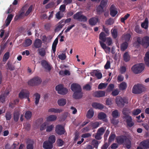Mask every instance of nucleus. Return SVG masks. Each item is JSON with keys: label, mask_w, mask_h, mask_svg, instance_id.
Here are the masks:
<instances>
[{"label": "nucleus", "mask_w": 149, "mask_h": 149, "mask_svg": "<svg viewBox=\"0 0 149 149\" xmlns=\"http://www.w3.org/2000/svg\"><path fill=\"white\" fill-rule=\"evenodd\" d=\"M55 141L56 137L54 135H50L49 136L48 141L53 144L55 143Z\"/></svg>", "instance_id": "36"}, {"label": "nucleus", "mask_w": 149, "mask_h": 149, "mask_svg": "<svg viewBox=\"0 0 149 149\" xmlns=\"http://www.w3.org/2000/svg\"><path fill=\"white\" fill-rule=\"evenodd\" d=\"M107 2L108 0H102L100 5L104 8L106 6Z\"/></svg>", "instance_id": "57"}, {"label": "nucleus", "mask_w": 149, "mask_h": 149, "mask_svg": "<svg viewBox=\"0 0 149 149\" xmlns=\"http://www.w3.org/2000/svg\"><path fill=\"white\" fill-rule=\"evenodd\" d=\"M136 41L139 44L142 45L145 47H147L149 46V37H148L145 36L143 38L138 37Z\"/></svg>", "instance_id": "2"}, {"label": "nucleus", "mask_w": 149, "mask_h": 149, "mask_svg": "<svg viewBox=\"0 0 149 149\" xmlns=\"http://www.w3.org/2000/svg\"><path fill=\"white\" fill-rule=\"evenodd\" d=\"M82 97V93L81 92H75L73 95V98L75 99H79L81 98Z\"/></svg>", "instance_id": "19"}, {"label": "nucleus", "mask_w": 149, "mask_h": 149, "mask_svg": "<svg viewBox=\"0 0 149 149\" xmlns=\"http://www.w3.org/2000/svg\"><path fill=\"white\" fill-rule=\"evenodd\" d=\"M56 143L57 146L60 147L63 145L64 144V141L61 139H58L56 141Z\"/></svg>", "instance_id": "48"}, {"label": "nucleus", "mask_w": 149, "mask_h": 149, "mask_svg": "<svg viewBox=\"0 0 149 149\" xmlns=\"http://www.w3.org/2000/svg\"><path fill=\"white\" fill-rule=\"evenodd\" d=\"M71 89L72 91L75 92H81V88L79 84L76 83H73L71 85Z\"/></svg>", "instance_id": "10"}, {"label": "nucleus", "mask_w": 149, "mask_h": 149, "mask_svg": "<svg viewBox=\"0 0 149 149\" xmlns=\"http://www.w3.org/2000/svg\"><path fill=\"white\" fill-rule=\"evenodd\" d=\"M105 36V34L103 32H101L100 33L99 38L103 41H105V39H106Z\"/></svg>", "instance_id": "56"}, {"label": "nucleus", "mask_w": 149, "mask_h": 149, "mask_svg": "<svg viewBox=\"0 0 149 149\" xmlns=\"http://www.w3.org/2000/svg\"><path fill=\"white\" fill-rule=\"evenodd\" d=\"M7 69L10 71H13L15 69L14 65L10 62L8 61L7 63Z\"/></svg>", "instance_id": "26"}, {"label": "nucleus", "mask_w": 149, "mask_h": 149, "mask_svg": "<svg viewBox=\"0 0 149 149\" xmlns=\"http://www.w3.org/2000/svg\"><path fill=\"white\" fill-rule=\"evenodd\" d=\"M105 41L108 45H110L112 43V41L111 38H107L105 39Z\"/></svg>", "instance_id": "53"}, {"label": "nucleus", "mask_w": 149, "mask_h": 149, "mask_svg": "<svg viewBox=\"0 0 149 149\" xmlns=\"http://www.w3.org/2000/svg\"><path fill=\"white\" fill-rule=\"evenodd\" d=\"M130 15L129 14H127L125 15L124 17L121 18V21L122 22H125V21L129 17Z\"/></svg>", "instance_id": "62"}, {"label": "nucleus", "mask_w": 149, "mask_h": 149, "mask_svg": "<svg viewBox=\"0 0 149 149\" xmlns=\"http://www.w3.org/2000/svg\"><path fill=\"white\" fill-rule=\"evenodd\" d=\"M104 7L100 5L98 6L97 8V11L98 13H102L103 11Z\"/></svg>", "instance_id": "52"}, {"label": "nucleus", "mask_w": 149, "mask_h": 149, "mask_svg": "<svg viewBox=\"0 0 149 149\" xmlns=\"http://www.w3.org/2000/svg\"><path fill=\"white\" fill-rule=\"evenodd\" d=\"M32 115V113L31 112L28 111H27L25 112L24 116L26 119L29 120L31 118Z\"/></svg>", "instance_id": "41"}, {"label": "nucleus", "mask_w": 149, "mask_h": 149, "mask_svg": "<svg viewBox=\"0 0 149 149\" xmlns=\"http://www.w3.org/2000/svg\"><path fill=\"white\" fill-rule=\"evenodd\" d=\"M82 13L81 11L78 12L76 13L73 15L74 19L80 22H86L87 20V17L85 16L82 14Z\"/></svg>", "instance_id": "3"}, {"label": "nucleus", "mask_w": 149, "mask_h": 149, "mask_svg": "<svg viewBox=\"0 0 149 149\" xmlns=\"http://www.w3.org/2000/svg\"><path fill=\"white\" fill-rule=\"evenodd\" d=\"M144 69V65L140 63L134 65L132 68V71L135 74H139Z\"/></svg>", "instance_id": "4"}, {"label": "nucleus", "mask_w": 149, "mask_h": 149, "mask_svg": "<svg viewBox=\"0 0 149 149\" xmlns=\"http://www.w3.org/2000/svg\"><path fill=\"white\" fill-rule=\"evenodd\" d=\"M129 112V111L126 108L123 109V114L125 116L124 117L127 120V125L129 127H131L133 125L134 123L132 121L131 117L128 114Z\"/></svg>", "instance_id": "1"}, {"label": "nucleus", "mask_w": 149, "mask_h": 149, "mask_svg": "<svg viewBox=\"0 0 149 149\" xmlns=\"http://www.w3.org/2000/svg\"><path fill=\"white\" fill-rule=\"evenodd\" d=\"M123 59L125 62H127L130 60V56L127 52H125L124 54Z\"/></svg>", "instance_id": "42"}, {"label": "nucleus", "mask_w": 149, "mask_h": 149, "mask_svg": "<svg viewBox=\"0 0 149 149\" xmlns=\"http://www.w3.org/2000/svg\"><path fill=\"white\" fill-rule=\"evenodd\" d=\"M127 87V84L126 83L123 82L120 84L119 86V87L120 90H125Z\"/></svg>", "instance_id": "32"}, {"label": "nucleus", "mask_w": 149, "mask_h": 149, "mask_svg": "<svg viewBox=\"0 0 149 149\" xmlns=\"http://www.w3.org/2000/svg\"><path fill=\"white\" fill-rule=\"evenodd\" d=\"M93 116V109L91 108L88 111L86 116L88 118H90Z\"/></svg>", "instance_id": "35"}, {"label": "nucleus", "mask_w": 149, "mask_h": 149, "mask_svg": "<svg viewBox=\"0 0 149 149\" xmlns=\"http://www.w3.org/2000/svg\"><path fill=\"white\" fill-rule=\"evenodd\" d=\"M126 137L124 136L118 137L116 138L117 141L118 143H122L124 142V140L126 139Z\"/></svg>", "instance_id": "28"}, {"label": "nucleus", "mask_w": 149, "mask_h": 149, "mask_svg": "<svg viewBox=\"0 0 149 149\" xmlns=\"http://www.w3.org/2000/svg\"><path fill=\"white\" fill-rule=\"evenodd\" d=\"M105 92L104 91H97L95 93V95L97 97H102L104 96Z\"/></svg>", "instance_id": "22"}, {"label": "nucleus", "mask_w": 149, "mask_h": 149, "mask_svg": "<svg viewBox=\"0 0 149 149\" xmlns=\"http://www.w3.org/2000/svg\"><path fill=\"white\" fill-rule=\"evenodd\" d=\"M66 103V100L65 99L62 98L58 100V103L60 106H63L65 105Z\"/></svg>", "instance_id": "30"}, {"label": "nucleus", "mask_w": 149, "mask_h": 149, "mask_svg": "<svg viewBox=\"0 0 149 149\" xmlns=\"http://www.w3.org/2000/svg\"><path fill=\"white\" fill-rule=\"evenodd\" d=\"M145 90L144 87L141 84L134 85L132 89V92L134 94L141 93Z\"/></svg>", "instance_id": "6"}, {"label": "nucleus", "mask_w": 149, "mask_h": 149, "mask_svg": "<svg viewBox=\"0 0 149 149\" xmlns=\"http://www.w3.org/2000/svg\"><path fill=\"white\" fill-rule=\"evenodd\" d=\"M131 36L130 34L127 33L124 35L122 37V39L125 42H128L130 40Z\"/></svg>", "instance_id": "23"}, {"label": "nucleus", "mask_w": 149, "mask_h": 149, "mask_svg": "<svg viewBox=\"0 0 149 149\" xmlns=\"http://www.w3.org/2000/svg\"><path fill=\"white\" fill-rule=\"evenodd\" d=\"M32 43V40L29 39H27L25 40L24 44V46L26 47L30 45Z\"/></svg>", "instance_id": "40"}, {"label": "nucleus", "mask_w": 149, "mask_h": 149, "mask_svg": "<svg viewBox=\"0 0 149 149\" xmlns=\"http://www.w3.org/2000/svg\"><path fill=\"white\" fill-rule=\"evenodd\" d=\"M58 57L61 60H63L66 59V56L65 54L62 53L61 54L60 53L59 55H58Z\"/></svg>", "instance_id": "47"}, {"label": "nucleus", "mask_w": 149, "mask_h": 149, "mask_svg": "<svg viewBox=\"0 0 149 149\" xmlns=\"http://www.w3.org/2000/svg\"><path fill=\"white\" fill-rule=\"evenodd\" d=\"M57 118L56 116L54 115H49L47 118V121L48 122L53 121L56 120Z\"/></svg>", "instance_id": "25"}, {"label": "nucleus", "mask_w": 149, "mask_h": 149, "mask_svg": "<svg viewBox=\"0 0 149 149\" xmlns=\"http://www.w3.org/2000/svg\"><path fill=\"white\" fill-rule=\"evenodd\" d=\"M32 8L33 6L32 5H31L29 6L28 10H27V11H26L25 13V15L26 16L28 15L29 14V13L32 11Z\"/></svg>", "instance_id": "55"}, {"label": "nucleus", "mask_w": 149, "mask_h": 149, "mask_svg": "<svg viewBox=\"0 0 149 149\" xmlns=\"http://www.w3.org/2000/svg\"><path fill=\"white\" fill-rule=\"evenodd\" d=\"M54 127V125H51L48 126L46 127V131L48 132H50L53 130Z\"/></svg>", "instance_id": "43"}, {"label": "nucleus", "mask_w": 149, "mask_h": 149, "mask_svg": "<svg viewBox=\"0 0 149 149\" xmlns=\"http://www.w3.org/2000/svg\"><path fill=\"white\" fill-rule=\"evenodd\" d=\"M148 19L147 18H146L144 22L141 23V26L142 28L146 29L148 28Z\"/></svg>", "instance_id": "27"}, {"label": "nucleus", "mask_w": 149, "mask_h": 149, "mask_svg": "<svg viewBox=\"0 0 149 149\" xmlns=\"http://www.w3.org/2000/svg\"><path fill=\"white\" fill-rule=\"evenodd\" d=\"M47 125V123L46 122H45L42 124L40 126V130L42 131L44 130L46 128Z\"/></svg>", "instance_id": "61"}, {"label": "nucleus", "mask_w": 149, "mask_h": 149, "mask_svg": "<svg viewBox=\"0 0 149 149\" xmlns=\"http://www.w3.org/2000/svg\"><path fill=\"white\" fill-rule=\"evenodd\" d=\"M134 30L138 33L141 34L142 33V31L140 29L139 26H135Z\"/></svg>", "instance_id": "58"}, {"label": "nucleus", "mask_w": 149, "mask_h": 149, "mask_svg": "<svg viewBox=\"0 0 149 149\" xmlns=\"http://www.w3.org/2000/svg\"><path fill=\"white\" fill-rule=\"evenodd\" d=\"M128 43L127 42H125L122 44L121 45V49L122 51H124L127 48Z\"/></svg>", "instance_id": "46"}, {"label": "nucleus", "mask_w": 149, "mask_h": 149, "mask_svg": "<svg viewBox=\"0 0 149 149\" xmlns=\"http://www.w3.org/2000/svg\"><path fill=\"white\" fill-rule=\"evenodd\" d=\"M116 137L115 135L111 133V135L109 138V142H111L114 140Z\"/></svg>", "instance_id": "50"}, {"label": "nucleus", "mask_w": 149, "mask_h": 149, "mask_svg": "<svg viewBox=\"0 0 149 149\" xmlns=\"http://www.w3.org/2000/svg\"><path fill=\"white\" fill-rule=\"evenodd\" d=\"M63 111L62 109L51 108L48 109V112H53L55 113H60Z\"/></svg>", "instance_id": "24"}, {"label": "nucleus", "mask_w": 149, "mask_h": 149, "mask_svg": "<svg viewBox=\"0 0 149 149\" xmlns=\"http://www.w3.org/2000/svg\"><path fill=\"white\" fill-rule=\"evenodd\" d=\"M41 64L42 67L45 70L50 71L51 70V66L46 61L43 60L41 61Z\"/></svg>", "instance_id": "11"}, {"label": "nucleus", "mask_w": 149, "mask_h": 149, "mask_svg": "<svg viewBox=\"0 0 149 149\" xmlns=\"http://www.w3.org/2000/svg\"><path fill=\"white\" fill-rule=\"evenodd\" d=\"M114 22L113 19L111 18H109L106 21V24L108 25H111Z\"/></svg>", "instance_id": "64"}, {"label": "nucleus", "mask_w": 149, "mask_h": 149, "mask_svg": "<svg viewBox=\"0 0 149 149\" xmlns=\"http://www.w3.org/2000/svg\"><path fill=\"white\" fill-rule=\"evenodd\" d=\"M94 108L100 109H102L104 108V106L101 104L95 103H94Z\"/></svg>", "instance_id": "37"}, {"label": "nucleus", "mask_w": 149, "mask_h": 149, "mask_svg": "<svg viewBox=\"0 0 149 149\" xmlns=\"http://www.w3.org/2000/svg\"><path fill=\"white\" fill-rule=\"evenodd\" d=\"M110 10V14L113 17L115 16L118 12L117 9L113 5L111 6Z\"/></svg>", "instance_id": "13"}, {"label": "nucleus", "mask_w": 149, "mask_h": 149, "mask_svg": "<svg viewBox=\"0 0 149 149\" xmlns=\"http://www.w3.org/2000/svg\"><path fill=\"white\" fill-rule=\"evenodd\" d=\"M105 130V129H104V128L100 127L98 129L97 133L102 135L104 133Z\"/></svg>", "instance_id": "59"}, {"label": "nucleus", "mask_w": 149, "mask_h": 149, "mask_svg": "<svg viewBox=\"0 0 149 149\" xmlns=\"http://www.w3.org/2000/svg\"><path fill=\"white\" fill-rule=\"evenodd\" d=\"M41 82V79L38 77H36L29 81L28 82V84L31 86H37L40 85Z\"/></svg>", "instance_id": "5"}, {"label": "nucleus", "mask_w": 149, "mask_h": 149, "mask_svg": "<svg viewBox=\"0 0 149 149\" xmlns=\"http://www.w3.org/2000/svg\"><path fill=\"white\" fill-rule=\"evenodd\" d=\"M63 86V85L59 84L56 86V89L59 94L64 95L68 93V89L66 88H64Z\"/></svg>", "instance_id": "8"}, {"label": "nucleus", "mask_w": 149, "mask_h": 149, "mask_svg": "<svg viewBox=\"0 0 149 149\" xmlns=\"http://www.w3.org/2000/svg\"><path fill=\"white\" fill-rule=\"evenodd\" d=\"M97 117L100 120H102L105 122L107 121V120L106 119V115L103 112H101L99 113Z\"/></svg>", "instance_id": "16"}, {"label": "nucleus", "mask_w": 149, "mask_h": 149, "mask_svg": "<svg viewBox=\"0 0 149 149\" xmlns=\"http://www.w3.org/2000/svg\"><path fill=\"white\" fill-rule=\"evenodd\" d=\"M38 53L39 55L42 57L44 56L46 54V52L45 49L42 48L38 49Z\"/></svg>", "instance_id": "29"}, {"label": "nucleus", "mask_w": 149, "mask_h": 149, "mask_svg": "<svg viewBox=\"0 0 149 149\" xmlns=\"http://www.w3.org/2000/svg\"><path fill=\"white\" fill-rule=\"evenodd\" d=\"M56 132L58 135L64 134L65 132L64 127L61 125H57L55 127Z\"/></svg>", "instance_id": "9"}, {"label": "nucleus", "mask_w": 149, "mask_h": 149, "mask_svg": "<svg viewBox=\"0 0 149 149\" xmlns=\"http://www.w3.org/2000/svg\"><path fill=\"white\" fill-rule=\"evenodd\" d=\"M64 19H63L58 23V25L55 29V31H59L64 26V24H63L64 23Z\"/></svg>", "instance_id": "17"}, {"label": "nucleus", "mask_w": 149, "mask_h": 149, "mask_svg": "<svg viewBox=\"0 0 149 149\" xmlns=\"http://www.w3.org/2000/svg\"><path fill=\"white\" fill-rule=\"evenodd\" d=\"M107 85V83H101L98 86V88L99 89H104Z\"/></svg>", "instance_id": "44"}, {"label": "nucleus", "mask_w": 149, "mask_h": 149, "mask_svg": "<svg viewBox=\"0 0 149 149\" xmlns=\"http://www.w3.org/2000/svg\"><path fill=\"white\" fill-rule=\"evenodd\" d=\"M144 59L146 64L147 66H149V52L146 53Z\"/></svg>", "instance_id": "31"}, {"label": "nucleus", "mask_w": 149, "mask_h": 149, "mask_svg": "<svg viewBox=\"0 0 149 149\" xmlns=\"http://www.w3.org/2000/svg\"><path fill=\"white\" fill-rule=\"evenodd\" d=\"M115 101L117 105L120 107H122L124 105L125 103H128L127 98L125 97L122 98L119 96L117 97Z\"/></svg>", "instance_id": "7"}, {"label": "nucleus", "mask_w": 149, "mask_h": 149, "mask_svg": "<svg viewBox=\"0 0 149 149\" xmlns=\"http://www.w3.org/2000/svg\"><path fill=\"white\" fill-rule=\"evenodd\" d=\"M28 143L27 145V149H33L34 141L31 140H28L27 142Z\"/></svg>", "instance_id": "21"}, {"label": "nucleus", "mask_w": 149, "mask_h": 149, "mask_svg": "<svg viewBox=\"0 0 149 149\" xmlns=\"http://www.w3.org/2000/svg\"><path fill=\"white\" fill-rule=\"evenodd\" d=\"M83 88L86 91H90L91 88V86L89 84H86L83 87Z\"/></svg>", "instance_id": "60"}, {"label": "nucleus", "mask_w": 149, "mask_h": 149, "mask_svg": "<svg viewBox=\"0 0 149 149\" xmlns=\"http://www.w3.org/2000/svg\"><path fill=\"white\" fill-rule=\"evenodd\" d=\"M54 5V3L52 2L47 4L45 6V8L47 9L52 8Z\"/></svg>", "instance_id": "54"}, {"label": "nucleus", "mask_w": 149, "mask_h": 149, "mask_svg": "<svg viewBox=\"0 0 149 149\" xmlns=\"http://www.w3.org/2000/svg\"><path fill=\"white\" fill-rule=\"evenodd\" d=\"M140 146L144 148H149V140L142 141L140 143Z\"/></svg>", "instance_id": "18"}, {"label": "nucleus", "mask_w": 149, "mask_h": 149, "mask_svg": "<svg viewBox=\"0 0 149 149\" xmlns=\"http://www.w3.org/2000/svg\"><path fill=\"white\" fill-rule=\"evenodd\" d=\"M19 116V113L18 111H15L14 113V120L17 122L18 120Z\"/></svg>", "instance_id": "34"}, {"label": "nucleus", "mask_w": 149, "mask_h": 149, "mask_svg": "<svg viewBox=\"0 0 149 149\" xmlns=\"http://www.w3.org/2000/svg\"><path fill=\"white\" fill-rule=\"evenodd\" d=\"M58 39L57 38H56L52 44V50L53 53L54 54L55 53L56 51V47L58 44Z\"/></svg>", "instance_id": "20"}, {"label": "nucleus", "mask_w": 149, "mask_h": 149, "mask_svg": "<svg viewBox=\"0 0 149 149\" xmlns=\"http://www.w3.org/2000/svg\"><path fill=\"white\" fill-rule=\"evenodd\" d=\"M24 127L27 130H30L31 128V125L28 123H26L24 125Z\"/></svg>", "instance_id": "63"}, {"label": "nucleus", "mask_w": 149, "mask_h": 149, "mask_svg": "<svg viewBox=\"0 0 149 149\" xmlns=\"http://www.w3.org/2000/svg\"><path fill=\"white\" fill-rule=\"evenodd\" d=\"M94 73L97 79H100L102 77V74L99 71L94 70Z\"/></svg>", "instance_id": "38"}, {"label": "nucleus", "mask_w": 149, "mask_h": 149, "mask_svg": "<svg viewBox=\"0 0 149 149\" xmlns=\"http://www.w3.org/2000/svg\"><path fill=\"white\" fill-rule=\"evenodd\" d=\"M29 92L26 90H22L19 93V97L21 99L29 97Z\"/></svg>", "instance_id": "12"}, {"label": "nucleus", "mask_w": 149, "mask_h": 149, "mask_svg": "<svg viewBox=\"0 0 149 149\" xmlns=\"http://www.w3.org/2000/svg\"><path fill=\"white\" fill-rule=\"evenodd\" d=\"M34 95L36 97L35 103L36 105H37L39 103L40 96V95L38 93H35Z\"/></svg>", "instance_id": "39"}, {"label": "nucleus", "mask_w": 149, "mask_h": 149, "mask_svg": "<svg viewBox=\"0 0 149 149\" xmlns=\"http://www.w3.org/2000/svg\"><path fill=\"white\" fill-rule=\"evenodd\" d=\"M113 100L111 98H108L106 101V104L108 105H111L113 104Z\"/></svg>", "instance_id": "49"}, {"label": "nucleus", "mask_w": 149, "mask_h": 149, "mask_svg": "<svg viewBox=\"0 0 149 149\" xmlns=\"http://www.w3.org/2000/svg\"><path fill=\"white\" fill-rule=\"evenodd\" d=\"M112 115L114 118H117L119 116V114L117 110H115L112 112Z\"/></svg>", "instance_id": "51"}, {"label": "nucleus", "mask_w": 149, "mask_h": 149, "mask_svg": "<svg viewBox=\"0 0 149 149\" xmlns=\"http://www.w3.org/2000/svg\"><path fill=\"white\" fill-rule=\"evenodd\" d=\"M42 42L41 40L39 39H36L33 43L34 47L36 48H38L41 46Z\"/></svg>", "instance_id": "15"}, {"label": "nucleus", "mask_w": 149, "mask_h": 149, "mask_svg": "<svg viewBox=\"0 0 149 149\" xmlns=\"http://www.w3.org/2000/svg\"><path fill=\"white\" fill-rule=\"evenodd\" d=\"M53 147V145L48 141H44L43 143V147L45 149H51Z\"/></svg>", "instance_id": "14"}, {"label": "nucleus", "mask_w": 149, "mask_h": 149, "mask_svg": "<svg viewBox=\"0 0 149 149\" xmlns=\"http://www.w3.org/2000/svg\"><path fill=\"white\" fill-rule=\"evenodd\" d=\"M10 53L9 52H6L4 55L3 58L2 60L3 62H6L9 58L10 57Z\"/></svg>", "instance_id": "33"}, {"label": "nucleus", "mask_w": 149, "mask_h": 149, "mask_svg": "<svg viewBox=\"0 0 149 149\" xmlns=\"http://www.w3.org/2000/svg\"><path fill=\"white\" fill-rule=\"evenodd\" d=\"M5 117L6 120H10L11 118V114L10 112H7L6 113Z\"/></svg>", "instance_id": "45"}]
</instances>
